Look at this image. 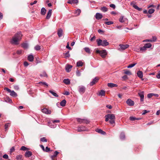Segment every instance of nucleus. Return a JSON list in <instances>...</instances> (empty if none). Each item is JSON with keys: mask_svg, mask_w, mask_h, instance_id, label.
<instances>
[{"mask_svg": "<svg viewBox=\"0 0 160 160\" xmlns=\"http://www.w3.org/2000/svg\"><path fill=\"white\" fill-rule=\"evenodd\" d=\"M22 37L21 32L16 34L12 38L11 41V43L13 45H17L18 44V42L20 40Z\"/></svg>", "mask_w": 160, "mask_h": 160, "instance_id": "f257e3e1", "label": "nucleus"}, {"mask_svg": "<svg viewBox=\"0 0 160 160\" xmlns=\"http://www.w3.org/2000/svg\"><path fill=\"white\" fill-rule=\"evenodd\" d=\"M106 122L109 121V123L112 125H114L115 124V117L113 114H108L105 116Z\"/></svg>", "mask_w": 160, "mask_h": 160, "instance_id": "f03ea898", "label": "nucleus"}, {"mask_svg": "<svg viewBox=\"0 0 160 160\" xmlns=\"http://www.w3.org/2000/svg\"><path fill=\"white\" fill-rule=\"evenodd\" d=\"M96 41L98 46H101L103 47H105L109 44V43L106 40L102 41L100 39H98Z\"/></svg>", "mask_w": 160, "mask_h": 160, "instance_id": "7ed1b4c3", "label": "nucleus"}, {"mask_svg": "<svg viewBox=\"0 0 160 160\" xmlns=\"http://www.w3.org/2000/svg\"><path fill=\"white\" fill-rule=\"evenodd\" d=\"M4 89L5 90L7 91L8 92L10 93V95L13 97H16L17 96V94L13 90L12 91L7 87L4 88Z\"/></svg>", "mask_w": 160, "mask_h": 160, "instance_id": "20e7f679", "label": "nucleus"}, {"mask_svg": "<svg viewBox=\"0 0 160 160\" xmlns=\"http://www.w3.org/2000/svg\"><path fill=\"white\" fill-rule=\"evenodd\" d=\"M96 52L97 53H99L101 57L103 58H105L107 54L106 51L105 50L101 51L98 50H96Z\"/></svg>", "mask_w": 160, "mask_h": 160, "instance_id": "39448f33", "label": "nucleus"}, {"mask_svg": "<svg viewBox=\"0 0 160 160\" xmlns=\"http://www.w3.org/2000/svg\"><path fill=\"white\" fill-rule=\"evenodd\" d=\"M78 90L79 93L80 94H82L85 92L86 91V88L83 86H80L78 87Z\"/></svg>", "mask_w": 160, "mask_h": 160, "instance_id": "423d86ee", "label": "nucleus"}, {"mask_svg": "<svg viewBox=\"0 0 160 160\" xmlns=\"http://www.w3.org/2000/svg\"><path fill=\"white\" fill-rule=\"evenodd\" d=\"M84 131H88V129H87L85 126L82 125L78 128V132H80Z\"/></svg>", "mask_w": 160, "mask_h": 160, "instance_id": "0eeeda50", "label": "nucleus"}, {"mask_svg": "<svg viewBox=\"0 0 160 160\" xmlns=\"http://www.w3.org/2000/svg\"><path fill=\"white\" fill-rule=\"evenodd\" d=\"M99 80V78L96 77L94 78L93 79L92 81L89 84L91 86H93L94 85L96 82H98V80Z\"/></svg>", "mask_w": 160, "mask_h": 160, "instance_id": "6e6552de", "label": "nucleus"}, {"mask_svg": "<svg viewBox=\"0 0 160 160\" xmlns=\"http://www.w3.org/2000/svg\"><path fill=\"white\" fill-rule=\"evenodd\" d=\"M127 104L129 106H132L134 105V102L131 99H128L126 101Z\"/></svg>", "mask_w": 160, "mask_h": 160, "instance_id": "1a4fd4ad", "label": "nucleus"}, {"mask_svg": "<svg viewBox=\"0 0 160 160\" xmlns=\"http://www.w3.org/2000/svg\"><path fill=\"white\" fill-rule=\"evenodd\" d=\"M138 95L140 97V101L143 102L144 101V92L143 91L141 92L138 93Z\"/></svg>", "mask_w": 160, "mask_h": 160, "instance_id": "9d476101", "label": "nucleus"}, {"mask_svg": "<svg viewBox=\"0 0 160 160\" xmlns=\"http://www.w3.org/2000/svg\"><path fill=\"white\" fill-rule=\"evenodd\" d=\"M72 66L69 64H67L65 67L66 71L67 72H69L71 70Z\"/></svg>", "mask_w": 160, "mask_h": 160, "instance_id": "9b49d317", "label": "nucleus"}, {"mask_svg": "<svg viewBox=\"0 0 160 160\" xmlns=\"http://www.w3.org/2000/svg\"><path fill=\"white\" fill-rule=\"evenodd\" d=\"M119 46L121 49L123 50L127 48L129 46L128 44L123 45L120 44L119 45Z\"/></svg>", "mask_w": 160, "mask_h": 160, "instance_id": "f8f14e48", "label": "nucleus"}, {"mask_svg": "<svg viewBox=\"0 0 160 160\" xmlns=\"http://www.w3.org/2000/svg\"><path fill=\"white\" fill-rule=\"evenodd\" d=\"M42 111L43 113L47 114H50L51 113V111L46 108H44L42 109Z\"/></svg>", "mask_w": 160, "mask_h": 160, "instance_id": "ddd939ff", "label": "nucleus"}, {"mask_svg": "<svg viewBox=\"0 0 160 160\" xmlns=\"http://www.w3.org/2000/svg\"><path fill=\"white\" fill-rule=\"evenodd\" d=\"M119 21L121 22H128V19L124 16H121L119 19Z\"/></svg>", "mask_w": 160, "mask_h": 160, "instance_id": "4468645a", "label": "nucleus"}, {"mask_svg": "<svg viewBox=\"0 0 160 160\" xmlns=\"http://www.w3.org/2000/svg\"><path fill=\"white\" fill-rule=\"evenodd\" d=\"M32 155V153L31 151H27L25 152L24 155L26 158H29L31 157Z\"/></svg>", "mask_w": 160, "mask_h": 160, "instance_id": "2eb2a0df", "label": "nucleus"}, {"mask_svg": "<svg viewBox=\"0 0 160 160\" xmlns=\"http://www.w3.org/2000/svg\"><path fill=\"white\" fill-rule=\"evenodd\" d=\"M102 17L103 16L102 14L98 12L96 13L95 18L97 19H100L102 18Z\"/></svg>", "mask_w": 160, "mask_h": 160, "instance_id": "dca6fc26", "label": "nucleus"}, {"mask_svg": "<svg viewBox=\"0 0 160 160\" xmlns=\"http://www.w3.org/2000/svg\"><path fill=\"white\" fill-rule=\"evenodd\" d=\"M52 12V10L49 9L47 13V15L46 17V19H48L50 18Z\"/></svg>", "mask_w": 160, "mask_h": 160, "instance_id": "f3484780", "label": "nucleus"}, {"mask_svg": "<svg viewBox=\"0 0 160 160\" xmlns=\"http://www.w3.org/2000/svg\"><path fill=\"white\" fill-rule=\"evenodd\" d=\"M78 0H68V3L72 4H77L78 3Z\"/></svg>", "mask_w": 160, "mask_h": 160, "instance_id": "a211bd4d", "label": "nucleus"}, {"mask_svg": "<svg viewBox=\"0 0 160 160\" xmlns=\"http://www.w3.org/2000/svg\"><path fill=\"white\" fill-rule=\"evenodd\" d=\"M137 74L138 77H139V78H143V75L142 71L140 70L138 71L137 73Z\"/></svg>", "mask_w": 160, "mask_h": 160, "instance_id": "6ab92c4d", "label": "nucleus"}, {"mask_svg": "<svg viewBox=\"0 0 160 160\" xmlns=\"http://www.w3.org/2000/svg\"><path fill=\"white\" fill-rule=\"evenodd\" d=\"M96 131L97 132L100 133H101V134H102V135H104L106 134V132H105L102 131L101 129H98V128L96 130Z\"/></svg>", "mask_w": 160, "mask_h": 160, "instance_id": "aec40b11", "label": "nucleus"}, {"mask_svg": "<svg viewBox=\"0 0 160 160\" xmlns=\"http://www.w3.org/2000/svg\"><path fill=\"white\" fill-rule=\"evenodd\" d=\"M63 31L61 29H59L58 31V34L59 37H61L62 35Z\"/></svg>", "mask_w": 160, "mask_h": 160, "instance_id": "412c9836", "label": "nucleus"}, {"mask_svg": "<svg viewBox=\"0 0 160 160\" xmlns=\"http://www.w3.org/2000/svg\"><path fill=\"white\" fill-rule=\"evenodd\" d=\"M108 87L111 88L118 86L117 84L112 83H108Z\"/></svg>", "mask_w": 160, "mask_h": 160, "instance_id": "4be33fe9", "label": "nucleus"}, {"mask_svg": "<svg viewBox=\"0 0 160 160\" xmlns=\"http://www.w3.org/2000/svg\"><path fill=\"white\" fill-rule=\"evenodd\" d=\"M63 82L67 85L69 84L70 83V80L68 78L64 79L63 80Z\"/></svg>", "mask_w": 160, "mask_h": 160, "instance_id": "5701e85b", "label": "nucleus"}, {"mask_svg": "<svg viewBox=\"0 0 160 160\" xmlns=\"http://www.w3.org/2000/svg\"><path fill=\"white\" fill-rule=\"evenodd\" d=\"M49 92L55 97H58V95L53 90H50Z\"/></svg>", "mask_w": 160, "mask_h": 160, "instance_id": "b1692460", "label": "nucleus"}, {"mask_svg": "<svg viewBox=\"0 0 160 160\" xmlns=\"http://www.w3.org/2000/svg\"><path fill=\"white\" fill-rule=\"evenodd\" d=\"M59 153V152H58L57 151H55L54 152V153L53 155H52L51 157V158H52V160H54V158L56 157L57 155Z\"/></svg>", "mask_w": 160, "mask_h": 160, "instance_id": "393cba45", "label": "nucleus"}, {"mask_svg": "<svg viewBox=\"0 0 160 160\" xmlns=\"http://www.w3.org/2000/svg\"><path fill=\"white\" fill-rule=\"evenodd\" d=\"M105 91L103 90H102L99 91V94H98L99 96H105Z\"/></svg>", "mask_w": 160, "mask_h": 160, "instance_id": "a878e982", "label": "nucleus"}, {"mask_svg": "<svg viewBox=\"0 0 160 160\" xmlns=\"http://www.w3.org/2000/svg\"><path fill=\"white\" fill-rule=\"evenodd\" d=\"M120 138L122 140H124L125 138V134L123 132H122L120 136Z\"/></svg>", "mask_w": 160, "mask_h": 160, "instance_id": "bb28decb", "label": "nucleus"}, {"mask_svg": "<svg viewBox=\"0 0 160 160\" xmlns=\"http://www.w3.org/2000/svg\"><path fill=\"white\" fill-rule=\"evenodd\" d=\"M33 56L32 55H30L28 57V59L30 62L33 61Z\"/></svg>", "mask_w": 160, "mask_h": 160, "instance_id": "cd10ccee", "label": "nucleus"}, {"mask_svg": "<svg viewBox=\"0 0 160 160\" xmlns=\"http://www.w3.org/2000/svg\"><path fill=\"white\" fill-rule=\"evenodd\" d=\"M66 103V101L65 100H63L60 103V105L62 107L65 106Z\"/></svg>", "mask_w": 160, "mask_h": 160, "instance_id": "c85d7f7f", "label": "nucleus"}, {"mask_svg": "<svg viewBox=\"0 0 160 160\" xmlns=\"http://www.w3.org/2000/svg\"><path fill=\"white\" fill-rule=\"evenodd\" d=\"M83 62L82 61H79L77 63V66H83Z\"/></svg>", "mask_w": 160, "mask_h": 160, "instance_id": "c756f323", "label": "nucleus"}, {"mask_svg": "<svg viewBox=\"0 0 160 160\" xmlns=\"http://www.w3.org/2000/svg\"><path fill=\"white\" fill-rule=\"evenodd\" d=\"M46 10L44 8H42L41 10V13L42 15H44L46 12Z\"/></svg>", "mask_w": 160, "mask_h": 160, "instance_id": "7c9ffc66", "label": "nucleus"}, {"mask_svg": "<svg viewBox=\"0 0 160 160\" xmlns=\"http://www.w3.org/2000/svg\"><path fill=\"white\" fill-rule=\"evenodd\" d=\"M69 51H68L66 53L63 54L65 56V58H67L70 57V54L69 53Z\"/></svg>", "mask_w": 160, "mask_h": 160, "instance_id": "2f4dec72", "label": "nucleus"}, {"mask_svg": "<svg viewBox=\"0 0 160 160\" xmlns=\"http://www.w3.org/2000/svg\"><path fill=\"white\" fill-rule=\"evenodd\" d=\"M22 47L25 49H27L28 47V44L26 43H24L22 45Z\"/></svg>", "mask_w": 160, "mask_h": 160, "instance_id": "473e14b6", "label": "nucleus"}, {"mask_svg": "<svg viewBox=\"0 0 160 160\" xmlns=\"http://www.w3.org/2000/svg\"><path fill=\"white\" fill-rule=\"evenodd\" d=\"M108 8L106 7L103 6L101 8V10L104 12H106L108 11Z\"/></svg>", "mask_w": 160, "mask_h": 160, "instance_id": "72a5a7b5", "label": "nucleus"}, {"mask_svg": "<svg viewBox=\"0 0 160 160\" xmlns=\"http://www.w3.org/2000/svg\"><path fill=\"white\" fill-rule=\"evenodd\" d=\"M29 149V148H27L24 146H22L20 149V150H22V151L28 150Z\"/></svg>", "mask_w": 160, "mask_h": 160, "instance_id": "f704fd0d", "label": "nucleus"}, {"mask_svg": "<svg viewBox=\"0 0 160 160\" xmlns=\"http://www.w3.org/2000/svg\"><path fill=\"white\" fill-rule=\"evenodd\" d=\"M22 155H19L17 156L16 158L17 160H22Z\"/></svg>", "mask_w": 160, "mask_h": 160, "instance_id": "c9c22d12", "label": "nucleus"}, {"mask_svg": "<svg viewBox=\"0 0 160 160\" xmlns=\"http://www.w3.org/2000/svg\"><path fill=\"white\" fill-rule=\"evenodd\" d=\"M84 50L87 53H91L90 49L88 47H85L84 48Z\"/></svg>", "mask_w": 160, "mask_h": 160, "instance_id": "e433bc0d", "label": "nucleus"}, {"mask_svg": "<svg viewBox=\"0 0 160 160\" xmlns=\"http://www.w3.org/2000/svg\"><path fill=\"white\" fill-rule=\"evenodd\" d=\"M81 12V11L80 9H78L75 11V13L77 14V16H78L79 15Z\"/></svg>", "mask_w": 160, "mask_h": 160, "instance_id": "4c0bfd02", "label": "nucleus"}, {"mask_svg": "<svg viewBox=\"0 0 160 160\" xmlns=\"http://www.w3.org/2000/svg\"><path fill=\"white\" fill-rule=\"evenodd\" d=\"M144 46H145L146 48H148L151 47L152 45L149 43H148L145 44L144 45Z\"/></svg>", "mask_w": 160, "mask_h": 160, "instance_id": "58836bf2", "label": "nucleus"}, {"mask_svg": "<svg viewBox=\"0 0 160 160\" xmlns=\"http://www.w3.org/2000/svg\"><path fill=\"white\" fill-rule=\"evenodd\" d=\"M39 83L40 84H42L45 85L47 88L48 87V84L45 82H40Z\"/></svg>", "mask_w": 160, "mask_h": 160, "instance_id": "ea45409f", "label": "nucleus"}, {"mask_svg": "<svg viewBox=\"0 0 160 160\" xmlns=\"http://www.w3.org/2000/svg\"><path fill=\"white\" fill-rule=\"evenodd\" d=\"M136 64H137V63H132V64H130L127 66V68H132V67H133L134 66H135Z\"/></svg>", "mask_w": 160, "mask_h": 160, "instance_id": "a19ab883", "label": "nucleus"}, {"mask_svg": "<svg viewBox=\"0 0 160 160\" xmlns=\"http://www.w3.org/2000/svg\"><path fill=\"white\" fill-rule=\"evenodd\" d=\"M155 11V10L153 9H149L148 12L150 14H151L153 13Z\"/></svg>", "mask_w": 160, "mask_h": 160, "instance_id": "79ce46f5", "label": "nucleus"}, {"mask_svg": "<svg viewBox=\"0 0 160 160\" xmlns=\"http://www.w3.org/2000/svg\"><path fill=\"white\" fill-rule=\"evenodd\" d=\"M23 52V51L22 50H18L17 51L16 53L18 55H21Z\"/></svg>", "mask_w": 160, "mask_h": 160, "instance_id": "37998d69", "label": "nucleus"}, {"mask_svg": "<svg viewBox=\"0 0 160 160\" xmlns=\"http://www.w3.org/2000/svg\"><path fill=\"white\" fill-rule=\"evenodd\" d=\"M124 73L126 74L130 75L131 74V72L128 70H125L124 71Z\"/></svg>", "mask_w": 160, "mask_h": 160, "instance_id": "c03bdc74", "label": "nucleus"}, {"mask_svg": "<svg viewBox=\"0 0 160 160\" xmlns=\"http://www.w3.org/2000/svg\"><path fill=\"white\" fill-rule=\"evenodd\" d=\"M77 120L78 122L80 123H83V119H82L79 118H77Z\"/></svg>", "mask_w": 160, "mask_h": 160, "instance_id": "a18cd8bd", "label": "nucleus"}, {"mask_svg": "<svg viewBox=\"0 0 160 160\" xmlns=\"http://www.w3.org/2000/svg\"><path fill=\"white\" fill-rule=\"evenodd\" d=\"M130 5L132 6L134 8H135V6H137V5H135V3L134 1H132L130 3Z\"/></svg>", "mask_w": 160, "mask_h": 160, "instance_id": "49530a36", "label": "nucleus"}, {"mask_svg": "<svg viewBox=\"0 0 160 160\" xmlns=\"http://www.w3.org/2000/svg\"><path fill=\"white\" fill-rule=\"evenodd\" d=\"M51 125H50V127L51 128H55L57 126L56 124H55L54 123H53L52 122V123H51Z\"/></svg>", "mask_w": 160, "mask_h": 160, "instance_id": "de8ad7c7", "label": "nucleus"}, {"mask_svg": "<svg viewBox=\"0 0 160 160\" xmlns=\"http://www.w3.org/2000/svg\"><path fill=\"white\" fill-rule=\"evenodd\" d=\"M157 39V38L156 37H155V36H152V38L151 39H150L152 41L151 42H152L156 41Z\"/></svg>", "mask_w": 160, "mask_h": 160, "instance_id": "09e8293b", "label": "nucleus"}, {"mask_svg": "<svg viewBox=\"0 0 160 160\" xmlns=\"http://www.w3.org/2000/svg\"><path fill=\"white\" fill-rule=\"evenodd\" d=\"M105 23L107 25H110L113 24V22L112 21H109L105 22Z\"/></svg>", "mask_w": 160, "mask_h": 160, "instance_id": "8fccbe9b", "label": "nucleus"}, {"mask_svg": "<svg viewBox=\"0 0 160 160\" xmlns=\"http://www.w3.org/2000/svg\"><path fill=\"white\" fill-rule=\"evenodd\" d=\"M34 48L36 50L38 51L40 49V46L39 45H37Z\"/></svg>", "mask_w": 160, "mask_h": 160, "instance_id": "3c124183", "label": "nucleus"}, {"mask_svg": "<svg viewBox=\"0 0 160 160\" xmlns=\"http://www.w3.org/2000/svg\"><path fill=\"white\" fill-rule=\"evenodd\" d=\"M40 140L41 141L43 142H47V140L45 138V137H43L41 138Z\"/></svg>", "mask_w": 160, "mask_h": 160, "instance_id": "603ef678", "label": "nucleus"}, {"mask_svg": "<svg viewBox=\"0 0 160 160\" xmlns=\"http://www.w3.org/2000/svg\"><path fill=\"white\" fill-rule=\"evenodd\" d=\"M40 76L41 77H47V75L45 72H43L42 74H41Z\"/></svg>", "mask_w": 160, "mask_h": 160, "instance_id": "864d4df0", "label": "nucleus"}, {"mask_svg": "<svg viewBox=\"0 0 160 160\" xmlns=\"http://www.w3.org/2000/svg\"><path fill=\"white\" fill-rule=\"evenodd\" d=\"M154 95V93H149L148 94L147 97L148 98H150Z\"/></svg>", "mask_w": 160, "mask_h": 160, "instance_id": "5fc2aeb1", "label": "nucleus"}, {"mask_svg": "<svg viewBox=\"0 0 160 160\" xmlns=\"http://www.w3.org/2000/svg\"><path fill=\"white\" fill-rule=\"evenodd\" d=\"M89 121L87 119H83V123L88 124L89 123Z\"/></svg>", "mask_w": 160, "mask_h": 160, "instance_id": "6e6d98bb", "label": "nucleus"}, {"mask_svg": "<svg viewBox=\"0 0 160 160\" xmlns=\"http://www.w3.org/2000/svg\"><path fill=\"white\" fill-rule=\"evenodd\" d=\"M15 148L14 147H12L10 149V152L11 154L13 152L15 151Z\"/></svg>", "mask_w": 160, "mask_h": 160, "instance_id": "4d7b16f0", "label": "nucleus"}, {"mask_svg": "<svg viewBox=\"0 0 160 160\" xmlns=\"http://www.w3.org/2000/svg\"><path fill=\"white\" fill-rule=\"evenodd\" d=\"M76 75L78 76H80L81 75V73L78 70L76 72Z\"/></svg>", "mask_w": 160, "mask_h": 160, "instance_id": "13d9d810", "label": "nucleus"}, {"mask_svg": "<svg viewBox=\"0 0 160 160\" xmlns=\"http://www.w3.org/2000/svg\"><path fill=\"white\" fill-rule=\"evenodd\" d=\"M130 120L131 121H134L136 120V118L133 117H130Z\"/></svg>", "mask_w": 160, "mask_h": 160, "instance_id": "bf43d9fd", "label": "nucleus"}, {"mask_svg": "<svg viewBox=\"0 0 160 160\" xmlns=\"http://www.w3.org/2000/svg\"><path fill=\"white\" fill-rule=\"evenodd\" d=\"M7 100H8V101H6L7 102H8L10 103H11L12 102V101L11 99H10L8 97L7 98Z\"/></svg>", "mask_w": 160, "mask_h": 160, "instance_id": "052dcab7", "label": "nucleus"}, {"mask_svg": "<svg viewBox=\"0 0 160 160\" xmlns=\"http://www.w3.org/2000/svg\"><path fill=\"white\" fill-rule=\"evenodd\" d=\"M146 48L145 47V46H144L143 47H142L140 48V50L141 51H145L146 49Z\"/></svg>", "mask_w": 160, "mask_h": 160, "instance_id": "680f3d73", "label": "nucleus"}, {"mask_svg": "<svg viewBox=\"0 0 160 160\" xmlns=\"http://www.w3.org/2000/svg\"><path fill=\"white\" fill-rule=\"evenodd\" d=\"M2 157L5 159H8V156L7 154H5Z\"/></svg>", "mask_w": 160, "mask_h": 160, "instance_id": "e2e57ef3", "label": "nucleus"}, {"mask_svg": "<svg viewBox=\"0 0 160 160\" xmlns=\"http://www.w3.org/2000/svg\"><path fill=\"white\" fill-rule=\"evenodd\" d=\"M52 121L53 123H58L60 122V121L59 120H52Z\"/></svg>", "mask_w": 160, "mask_h": 160, "instance_id": "0e129e2a", "label": "nucleus"}, {"mask_svg": "<svg viewBox=\"0 0 160 160\" xmlns=\"http://www.w3.org/2000/svg\"><path fill=\"white\" fill-rule=\"evenodd\" d=\"M9 123H6L5 125V129L6 130H7V129L8 128V127L9 126Z\"/></svg>", "mask_w": 160, "mask_h": 160, "instance_id": "69168bd1", "label": "nucleus"}, {"mask_svg": "<svg viewBox=\"0 0 160 160\" xmlns=\"http://www.w3.org/2000/svg\"><path fill=\"white\" fill-rule=\"evenodd\" d=\"M149 112V111H147V110H144L143 111V112L142 113V115H144V114H145L146 113H147V112Z\"/></svg>", "mask_w": 160, "mask_h": 160, "instance_id": "338daca9", "label": "nucleus"}, {"mask_svg": "<svg viewBox=\"0 0 160 160\" xmlns=\"http://www.w3.org/2000/svg\"><path fill=\"white\" fill-rule=\"evenodd\" d=\"M45 151L47 152H48L50 151V148H48V147H46L45 150Z\"/></svg>", "mask_w": 160, "mask_h": 160, "instance_id": "774afa93", "label": "nucleus"}]
</instances>
